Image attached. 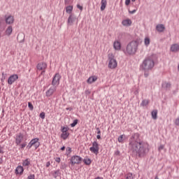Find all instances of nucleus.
Masks as SVG:
<instances>
[{"instance_id":"e433bc0d","label":"nucleus","mask_w":179,"mask_h":179,"mask_svg":"<svg viewBox=\"0 0 179 179\" xmlns=\"http://www.w3.org/2000/svg\"><path fill=\"white\" fill-rule=\"evenodd\" d=\"M69 130V128L65 127H62L61 128V132H68Z\"/></svg>"},{"instance_id":"8fccbe9b","label":"nucleus","mask_w":179,"mask_h":179,"mask_svg":"<svg viewBox=\"0 0 179 179\" xmlns=\"http://www.w3.org/2000/svg\"><path fill=\"white\" fill-rule=\"evenodd\" d=\"M129 3H131V0H126L125 1V5L128 6V5H129Z\"/></svg>"},{"instance_id":"052dcab7","label":"nucleus","mask_w":179,"mask_h":179,"mask_svg":"<svg viewBox=\"0 0 179 179\" xmlns=\"http://www.w3.org/2000/svg\"><path fill=\"white\" fill-rule=\"evenodd\" d=\"M0 153H3V150L0 149Z\"/></svg>"},{"instance_id":"9b49d317","label":"nucleus","mask_w":179,"mask_h":179,"mask_svg":"<svg viewBox=\"0 0 179 179\" xmlns=\"http://www.w3.org/2000/svg\"><path fill=\"white\" fill-rule=\"evenodd\" d=\"M23 134L22 133H18L15 135V144L19 146L23 141Z\"/></svg>"},{"instance_id":"13d9d810","label":"nucleus","mask_w":179,"mask_h":179,"mask_svg":"<svg viewBox=\"0 0 179 179\" xmlns=\"http://www.w3.org/2000/svg\"><path fill=\"white\" fill-rule=\"evenodd\" d=\"M2 163H3V160L2 159V158H0V164H2Z\"/></svg>"},{"instance_id":"0e129e2a","label":"nucleus","mask_w":179,"mask_h":179,"mask_svg":"<svg viewBox=\"0 0 179 179\" xmlns=\"http://www.w3.org/2000/svg\"><path fill=\"white\" fill-rule=\"evenodd\" d=\"M1 32H0V38H1Z\"/></svg>"},{"instance_id":"c9c22d12","label":"nucleus","mask_w":179,"mask_h":179,"mask_svg":"<svg viewBox=\"0 0 179 179\" xmlns=\"http://www.w3.org/2000/svg\"><path fill=\"white\" fill-rule=\"evenodd\" d=\"M126 179H134V176L132 173H129L126 175Z\"/></svg>"},{"instance_id":"4d7b16f0","label":"nucleus","mask_w":179,"mask_h":179,"mask_svg":"<svg viewBox=\"0 0 179 179\" xmlns=\"http://www.w3.org/2000/svg\"><path fill=\"white\" fill-rule=\"evenodd\" d=\"M66 110H69V111H72V108H66Z\"/></svg>"},{"instance_id":"393cba45","label":"nucleus","mask_w":179,"mask_h":179,"mask_svg":"<svg viewBox=\"0 0 179 179\" xmlns=\"http://www.w3.org/2000/svg\"><path fill=\"white\" fill-rule=\"evenodd\" d=\"M69 136V133H68V131L62 132L61 138L64 141H66V139H68Z\"/></svg>"},{"instance_id":"e2e57ef3","label":"nucleus","mask_w":179,"mask_h":179,"mask_svg":"<svg viewBox=\"0 0 179 179\" xmlns=\"http://www.w3.org/2000/svg\"><path fill=\"white\" fill-rule=\"evenodd\" d=\"M178 71H179V64H178Z\"/></svg>"},{"instance_id":"20e7f679","label":"nucleus","mask_w":179,"mask_h":179,"mask_svg":"<svg viewBox=\"0 0 179 179\" xmlns=\"http://www.w3.org/2000/svg\"><path fill=\"white\" fill-rule=\"evenodd\" d=\"M83 160V159L81 157L78 155H73L70 159V163L71 166H73L74 164H80Z\"/></svg>"},{"instance_id":"5fc2aeb1","label":"nucleus","mask_w":179,"mask_h":179,"mask_svg":"<svg viewBox=\"0 0 179 179\" xmlns=\"http://www.w3.org/2000/svg\"><path fill=\"white\" fill-rule=\"evenodd\" d=\"M85 94H87V95L90 94V91L86 90V91H85Z\"/></svg>"},{"instance_id":"f8f14e48","label":"nucleus","mask_w":179,"mask_h":179,"mask_svg":"<svg viewBox=\"0 0 179 179\" xmlns=\"http://www.w3.org/2000/svg\"><path fill=\"white\" fill-rule=\"evenodd\" d=\"M19 79V76L17 74L10 76L8 79V85H13L14 82H16Z\"/></svg>"},{"instance_id":"5701e85b","label":"nucleus","mask_w":179,"mask_h":179,"mask_svg":"<svg viewBox=\"0 0 179 179\" xmlns=\"http://www.w3.org/2000/svg\"><path fill=\"white\" fill-rule=\"evenodd\" d=\"M97 80V78L95 76H91L87 80V83H89L90 85H92V83H94V82H96Z\"/></svg>"},{"instance_id":"0eeeda50","label":"nucleus","mask_w":179,"mask_h":179,"mask_svg":"<svg viewBox=\"0 0 179 179\" xmlns=\"http://www.w3.org/2000/svg\"><path fill=\"white\" fill-rule=\"evenodd\" d=\"M78 20V17L75 14H70L67 20L68 26H73V23Z\"/></svg>"},{"instance_id":"cd10ccee","label":"nucleus","mask_w":179,"mask_h":179,"mask_svg":"<svg viewBox=\"0 0 179 179\" xmlns=\"http://www.w3.org/2000/svg\"><path fill=\"white\" fill-rule=\"evenodd\" d=\"M72 10H73V6H69L66 7V13H69L70 15H71L72 14Z\"/></svg>"},{"instance_id":"2f4dec72","label":"nucleus","mask_w":179,"mask_h":179,"mask_svg":"<svg viewBox=\"0 0 179 179\" xmlns=\"http://www.w3.org/2000/svg\"><path fill=\"white\" fill-rule=\"evenodd\" d=\"M83 162L87 166H90V164H92V160L90 159H85Z\"/></svg>"},{"instance_id":"49530a36","label":"nucleus","mask_w":179,"mask_h":179,"mask_svg":"<svg viewBox=\"0 0 179 179\" xmlns=\"http://www.w3.org/2000/svg\"><path fill=\"white\" fill-rule=\"evenodd\" d=\"M136 13V10H129V13H130V15H134V13Z\"/></svg>"},{"instance_id":"c03bdc74","label":"nucleus","mask_w":179,"mask_h":179,"mask_svg":"<svg viewBox=\"0 0 179 179\" xmlns=\"http://www.w3.org/2000/svg\"><path fill=\"white\" fill-rule=\"evenodd\" d=\"M164 149V145H161L159 148H158V150L160 152L162 150H163Z\"/></svg>"},{"instance_id":"09e8293b","label":"nucleus","mask_w":179,"mask_h":179,"mask_svg":"<svg viewBox=\"0 0 179 179\" xmlns=\"http://www.w3.org/2000/svg\"><path fill=\"white\" fill-rule=\"evenodd\" d=\"M33 146V144L31 143V142L29 143L28 145H27V148L28 149H31V147Z\"/></svg>"},{"instance_id":"864d4df0","label":"nucleus","mask_w":179,"mask_h":179,"mask_svg":"<svg viewBox=\"0 0 179 179\" xmlns=\"http://www.w3.org/2000/svg\"><path fill=\"white\" fill-rule=\"evenodd\" d=\"M51 166V163L50 162H46V167H50Z\"/></svg>"},{"instance_id":"4c0bfd02","label":"nucleus","mask_w":179,"mask_h":179,"mask_svg":"<svg viewBox=\"0 0 179 179\" xmlns=\"http://www.w3.org/2000/svg\"><path fill=\"white\" fill-rule=\"evenodd\" d=\"M39 117L41 118V120H44L45 118V113L41 112L39 115Z\"/></svg>"},{"instance_id":"a211bd4d","label":"nucleus","mask_w":179,"mask_h":179,"mask_svg":"<svg viewBox=\"0 0 179 179\" xmlns=\"http://www.w3.org/2000/svg\"><path fill=\"white\" fill-rule=\"evenodd\" d=\"M113 48L116 51H120V50H121V43L118 41H115L113 43Z\"/></svg>"},{"instance_id":"aec40b11","label":"nucleus","mask_w":179,"mask_h":179,"mask_svg":"<svg viewBox=\"0 0 179 179\" xmlns=\"http://www.w3.org/2000/svg\"><path fill=\"white\" fill-rule=\"evenodd\" d=\"M171 51L172 52H178L179 51V45L177 43H175L171 46Z\"/></svg>"},{"instance_id":"2eb2a0df","label":"nucleus","mask_w":179,"mask_h":179,"mask_svg":"<svg viewBox=\"0 0 179 179\" xmlns=\"http://www.w3.org/2000/svg\"><path fill=\"white\" fill-rule=\"evenodd\" d=\"M122 24L125 27H129L132 24V21L129 18H127L122 22Z\"/></svg>"},{"instance_id":"7ed1b4c3","label":"nucleus","mask_w":179,"mask_h":179,"mask_svg":"<svg viewBox=\"0 0 179 179\" xmlns=\"http://www.w3.org/2000/svg\"><path fill=\"white\" fill-rule=\"evenodd\" d=\"M155 66V61L150 58V57H147L144 59L142 64L140 66L141 71H151V69Z\"/></svg>"},{"instance_id":"f704fd0d","label":"nucleus","mask_w":179,"mask_h":179,"mask_svg":"<svg viewBox=\"0 0 179 179\" xmlns=\"http://www.w3.org/2000/svg\"><path fill=\"white\" fill-rule=\"evenodd\" d=\"M28 107L31 111H33L34 110V106H33V103L31 102H28Z\"/></svg>"},{"instance_id":"473e14b6","label":"nucleus","mask_w":179,"mask_h":179,"mask_svg":"<svg viewBox=\"0 0 179 179\" xmlns=\"http://www.w3.org/2000/svg\"><path fill=\"white\" fill-rule=\"evenodd\" d=\"M144 44H145V45H146V47H148V45H149V44H150V38H145L144 39Z\"/></svg>"},{"instance_id":"ddd939ff","label":"nucleus","mask_w":179,"mask_h":179,"mask_svg":"<svg viewBox=\"0 0 179 179\" xmlns=\"http://www.w3.org/2000/svg\"><path fill=\"white\" fill-rule=\"evenodd\" d=\"M40 138H35L31 140V143L32 144L33 146H34L35 149H37L38 148L40 147Z\"/></svg>"},{"instance_id":"dca6fc26","label":"nucleus","mask_w":179,"mask_h":179,"mask_svg":"<svg viewBox=\"0 0 179 179\" xmlns=\"http://www.w3.org/2000/svg\"><path fill=\"white\" fill-rule=\"evenodd\" d=\"M156 30L159 31V33H163L164 30H166V27L163 24H159L156 26Z\"/></svg>"},{"instance_id":"b1692460","label":"nucleus","mask_w":179,"mask_h":179,"mask_svg":"<svg viewBox=\"0 0 179 179\" xmlns=\"http://www.w3.org/2000/svg\"><path fill=\"white\" fill-rule=\"evenodd\" d=\"M107 6V0H101V10H104Z\"/></svg>"},{"instance_id":"412c9836","label":"nucleus","mask_w":179,"mask_h":179,"mask_svg":"<svg viewBox=\"0 0 179 179\" xmlns=\"http://www.w3.org/2000/svg\"><path fill=\"white\" fill-rule=\"evenodd\" d=\"M17 40L18 43H24V34H18Z\"/></svg>"},{"instance_id":"f03ea898","label":"nucleus","mask_w":179,"mask_h":179,"mask_svg":"<svg viewBox=\"0 0 179 179\" xmlns=\"http://www.w3.org/2000/svg\"><path fill=\"white\" fill-rule=\"evenodd\" d=\"M139 41H132L129 43L126 47V50L124 51L125 55H135L138 52Z\"/></svg>"},{"instance_id":"3c124183","label":"nucleus","mask_w":179,"mask_h":179,"mask_svg":"<svg viewBox=\"0 0 179 179\" xmlns=\"http://www.w3.org/2000/svg\"><path fill=\"white\" fill-rule=\"evenodd\" d=\"M55 162H57V163H61V158L59 157L56 158Z\"/></svg>"},{"instance_id":"bb28decb","label":"nucleus","mask_w":179,"mask_h":179,"mask_svg":"<svg viewBox=\"0 0 179 179\" xmlns=\"http://www.w3.org/2000/svg\"><path fill=\"white\" fill-rule=\"evenodd\" d=\"M12 31H13V29L12 28V26L8 27V28L6 30V36H10L12 34Z\"/></svg>"},{"instance_id":"c85d7f7f","label":"nucleus","mask_w":179,"mask_h":179,"mask_svg":"<svg viewBox=\"0 0 179 179\" xmlns=\"http://www.w3.org/2000/svg\"><path fill=\"white\" fill-rule=\"evenodd\" d=\"M22 166L24 167H27V166H30V159L29 158L26 159L22 162Z\"/></svg>"},{"instance_id":"4be33fe9","label":"nucleus","mask_w":179,"mask_h":179,"mask_svg":"<svg viewBox=\"0 0 179 179\" xmlns=\"http://www.w3.org/2000/svg\"><path fill=\"white\" fill-rule=\"evenodd\" d=\"M162 88L165 89V90H169L171 87V84L170 83H163L162 84Z\"/></svg>"},{"instance_id":"39448f33","label":"nucleus","mask_w":179,"mask_h":179,"mask_svg":"<svg viewBox=\"0 0 179 179\" xmlns=\"http://www.w3.org/2000/svg\"><path fill=\"white\" fill-rule=\"evenodd\" d=\"M90 150L92 152V153H94V155H99V150H100V148L99 147V143H97V140L92 143V146L90 148Z\"/></svg>"},{"instance_id":"680f3d73","label":"nucleus","mask_w":179,"mask_h":179,"mask_svg":"<svg viewBox=\"0 0 179 179\" xmlns=\"http://www.w3.org/2000/svg\"><path fill=\"white\" fill-rule=\"evenodd\" d=\"M135 1H136V0H131V2H135Z\"/></svg>"},{"instance_id":"de8ad7c7","label":"nucleus","mask_w":179,"mask_h":179,"mask_svg":"<svg viewBox=\"0 0 179 179\" xmlns=\"http://www.w3.org/2000/svg\"><path fill=\"white\" fill-rule=\"evenodd\" d=\"M96 134H98V135H100V134H101V131H100V128L96 127Z\"/></svg>"},{"instance_id":"1a4fd4ad","label":"nucleus","mask_w":179,"mask_h":179,"mask_svg":"<svg viewBox=\"0 0 179 179\" xmlns=\"http://www.w3.org/2000/svg\"><path fill=\"white\" fill-rule=\"evenodd\" d=\"M36 68L38 71H42L41 75H43V73H45V69L47 68V63L45 62L38 63L36 66Z\"/></svg>"},{"instance_id":"423d86ee","label":"nucleus","mask_w":179,"mask_h":179,"mask_svg":"<svg viewBox=\"0 0 179 179\" xmlns=\"http://www.w3.org/2000/svg\"><path fill=\"white\" fill-rule=\"evenodd\" d=\"M109 63H108V68L110 69H115L117 68V60L114 59V56L111 55L108 57Z\"/></svg>"},{"instance_id":"79ce46f5","label":"nucleus","mask_w":179,"mask_h":179,"mask_svg":"<svg viewBox=\"0 0 179 179\" xmlns=\"http://www.w3.org/2000/svg\"><path fill=\"white\" fill-rule=\"evenodd\" d=\"M144 76L145 78H148V76H149V71H144Z\"/></svg>"},{"instance_id":"603ef678","label":"nucleus","mask_w":179,"mask_h":179,"mask_svg":"<svg viewBox=\"0 0 179 179\" xmlns=\"http://www.w3.org/2000/svg\"><path fill=\"white\" fill-rule=\"evenodd\" d=\"M115 155L116 156H120V150L115 151Z\"/></svg>"},{"instance_id":"ea45409f","label":"nucleus","mask_w":179,"mask_h":179,"mask_svg":"<svg viewBox=\"0 0 179 179\" xmlns=\"http://www.w3.org/2000/svg\"><path fill=\"white\" fill-rule=\"evenodd\" d=\"M27 179H36V176L34 174H30L28 176Z\"/></svg>"},{"instance_id":"c756f323","label":"nucleus","mask_w":179,"mask_h":179,"mask_svg":"<svg viewBox=\"0 0 179 179\" xmlns=\"http://www.w3.org/2000/svg\"><path fill=\"white\" fill-rule=\"evenodd\" d=\"M151 115L153 120H157V110H152Z\"/></svg>"},{"instance_id":"f257e3e1","label":"nucleus","mask_w":179,"mask_h":179,"mask_svg":"<svg viewBox=\"0 0 179 179\" xmlns=\"http://www.w3.org/2000/svg\"><path fill=\"white\" fill-rule=\"evenodd\" d=\"M129 150L132 157L143 159L149 153V143L143 141L139 133H134L129 140Z\"/></svg>"},{"instance_id":"a878e982","label":"nucleus","mask_w":179,"mask_h":179,"mask_svg":"<svg viewBox=\"0 0 179 179\" xmlns=\"http://www.w3.org/2000/svg\"><path fill=\"white\" fill-rule=\"evenodd\" d=\"M149 103H150L149 99H143L141 103V107H146V106L149 105Z\"/></svg>"},{"instance_id":"72a5a7b5","label":"nucleus","mask_w":179,"mask_h":179,"mask_svg":"<svg viewBox=\"0 0 179 179\" xmlns=\"http://www.w3.org/2000/svg\"><path fill=\"white\" fill-rule=\"evenodd\" d=\"M117 141L120 143H122V142H124V135H120L118 137Z\"/></svg>"},{"instance_id":"bf43d9fd","label":"nucleus","mask_w":179,"mask_h":179,"mask_svg":"<svg viewBox=\"0 0 179 179\" xmlns=\"http://www.w3.org/2000/svg\"><path fill=\"white\" fill-rule=\"evenodd\" d=\"M60 150H63V151L65 150V146L62 147V148H60Z\"/></svg>"},{"instance_id":"6e6552de","label":"nucleus","mask_w":179,"mask_h":179,"mask_svg":"<svg viewBox=\"0 0 179 179\" xmlns=\"http://www.w3.org/2000/svg\"><path fill=\"white\" fill-rule=\"evenodd\" d=\"M59 80H61V75L57 73L52 78V86H58V85H59Z\"/></svg>"},{"instance_id":"58836bf2","label":"nucleus","mask_w":179,"mask_h":179,"mask_svg":"<svg viewBox=\"0 0 179 179\" xmlns=\"http://www.w3.org/2000/svg\"><path fill=\"white\" fill-rule=\"evenodd\" d=\"M27 145V142H24L22 144H20L21 149H24V148H26Z\"/></svg>"},{"instance_id":"4468645a","label":"nucleus","mask_w":179,"mask_h":179,"mask_svg":"<svg viewBox=\"0 0 179 179\" xmlns=\"http://www.w3.org/2000/svg\"><path fill=\"white\" fill-rule=\"evenodd\" d=\"M23 171H24V168H23V166H22L20 165L17 166L15 170V173L16 176H18V174L20 176H22L23 175Z\"/></svg>"},{"instance_id":"69168bd1","label":"nucleus","mask_w":179,"mask_h":179,"mask_svg":"<svg viewBox=\"0 0 179 179\" xmlns=\"http://www.w3.org/2000/svg\"><path fill=\"white\" fill-rule=\"evenodd\" d=\"M0 90H1V87H0Z\"/></svg>"},{"instance_id":"6ab92c4d","label":"nucleus","mask_w":179,"mask_h":179,"mask_svg":"<svg viewBox=\"0 0 179 179\" xmlns=\"http://www.w3.org/2000/svg\"><path fill=\"white\" fill-rule=\"evenodd\" d=\"M14 22H15V18H13V16L10 15V16L6 17V24H12Z\"/></svg>"},{"instance_id":"a19ab883","label":"nucleus","mask_w":179,"mask_h":179,"mask_svg":"<svg viewBox=\"0 0 179 179\" xmlns=\"http://www.w3.org/2000/svg\"><path fill=\"white\" fill-rule=\"evenodd\" d=\"M6 78V74L2 73L1 82H5Z\"/></svg>"},{"instance_id":"37998d69","label":"nucleus","mask_w":179,"mask_h":179,"mask_svg":"<svg viewBox=\"0 0 179 179\" xmlns=\"http://www.w3.org/2000/svg\"><path fill=\"white\" fill-rule=\"evenodd\" d=\"M66 152H69V155H70L72 152V148L71 147H68Z\"/></svg>"},{"instance_id":"7c9ffc66","label":"nucleus","mask_w":179,"mask_h":179,"mask_svg":"<svg viewBox=\"0 0 179 179\" xmlns=\"http://www.w3.org/2000/svg\"><path fill=\"white\" fill-rule=\"evenodd\" d=\"M78 122H79V120L76 119L75 120H73V123L71 124V128L76 127V125H78Z\"/></svg>"},{"instance_id":"a18cd8bd","label":"nucleus","mask_w":179,"mask_h":179,"mask_svg":"<svg viewBox=\"0 0 179 179\" xmlns=\"http://www.w3.org/2000/svg\"><path fill=\"white\" fill-rule=\"evenodd\" d=\"M77 8H78V9H80V10H83V6H82L79 4L77 5Z\"/></svg>"},{"instance_id":"9d476101","label":"nucleus","mask_w":179,"mask_h":179,"mask_svg":"<svg viewBox=\"0 0 179 179\" xmlns=\"http://www.w3.org/2000/svg\"><path fill=\"white\" fill-rule=\"evenodd\" d=\"M55 92H57V86L52 85L48 89V91H46L45 92L46 97H51V96H52V94H54Z\"/></svg>"},{"instance_id":"f3484780","label":"nucleus","mask_w":179,"mask_h":179,"mask_svg":"<svg viewBox=\"0 0 179 179\" xmlns=\"http://www.w3.org/2000/svg\"><path fill=\"white\" fill-rule=\"evenodd\" d=\"M51 174L53 178H57V177H61V170L57 169L56 171H51Z\"/></svg>"},{"instance_id":"6e6d98bb","label":"nucleus","mask_w":179,"mask_h":179,"mask_svg":"<svg viewBox=\"0 0 179 179\" xmlns=\"http://www.w3.org/2000/svg\"><path fill=\"white\" fill-rule=\"evenodd\" d=\"M96 139H101V136H100V134H98L96 136Z\"/></svg>"}]
</instances>
